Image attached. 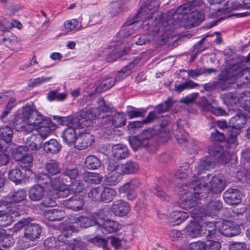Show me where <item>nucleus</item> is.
Returning a JSON list of instances; mask_svg holds the SVG:
<instances>
[{"label": "nucleus", "mask_w": 250, "mask_h": 250, "mask_svg": "<svg viewBox=\"0 0 250 250\" xmlns=\"http://www.w3.org/2000/svg\"><path fill=\"white\" fill-rule=\"evenodd\" d=\"M61 242L57 241L55 237H50L46 239L44 242V246L48 250H54L58 247L62 246Z\"/></svg>", "instance_id": "obj_47"}, {"label": "nucleus", "mask_w": 250, "mask_h": 250, "mask_svg": "<svg viewBox=\"0 0 250 250\" xmlns=\"http://www.w3.org/2000/svg\"><path fill=\"white\" fill-rule=\"evenodd\" d=\"M79 21L78 20L74 19L67 20L64 23V27L68 32L77 31L83 29L82 25L78 26Z\"/></svg>", "instance_id": "obj_38"}, {"label": "nucleus", "mask_w": 250, "mask_h": 250, "mask_svg": "<svg viewBox=\"0 0 250 250\" xmlns=\"http://www.w3.org/2000/svg\"><path fill=\"white\" fill-rule=\"evenodd\" d=\"M62 204L67 208L78 211L82 209L83 201L80 196L76 195L69 199L63 201Z\"/></svg>", "instance_id": "obj_18"}, {"label": "nucleus", "mask_w": 250, "mask_h": 250, "mask_svg": "<svg viewBox=\"0 0 250 250\" xmlns=\"http://www.w3.org/2000/svg\"><path fill=\"white\" fill-rule=\"evenodd\" d=\"M93 135L89 133H81L77 138L75 147L78 149H84L91 146L94 142Z\"/></svg>", "instance_id": "obj_14"}, {"label": "nucleus", "mask_w": 250, "mask_h": 250, "mask_svg": "<svg viewBox=\"0 0 250 250\" xmlns=\"http://www.w3.org/2000/svg\"><path fill=\"white\" fill-rule=\"evenodd\" d=\"M112 125L115 127H121L126 124V117L123 113H117L112 117Z\"/></svg>", "instance_id": "obj_40"}, {"label": "nucleus", "mask_w": 250, "mask_h": 250, "mask_svg": "<svg viewBox=\"0 0 250 250\" xmlns=\"http://www.w3.org/2000/svg\"><path fill=\"white\" fill-rule=\"evenodd\" d=\"M201 236L205 237L218 235L217 223H208L201 226Z\"/></svg>", "instance_id": "obj_26"}, {"label": "nucleus", "mask_w": 250, "mask_h": 250, "mask_svg": "<svg viewBox=\"0 0 250 250\" xmlns=\"http://www.w3.org/2000/svg\"><path fill=\"white\" fill-rule=\"evenodd\" d=\"M42 141L40 136H37L35 133L29 137L26 141V144L28 148L33 151L39 150L42 146Z\"/></svg>", "instance_id": "obj_24"}, {"label": "nucleus", "mask_w": 250, "mask_h": 250, "mask_svg": "<svg viewBox=\"0 0 250 250\" xmlns=\"http://www.w3.org/2000/svg\"><path fill=\"white\" fill-rule=\"evenodd\" d=\"M102 187H99L92 189L88 193V197L93 200L101 201Z\"/></svg>", "instance_id": "obj_59"}, {"label": "nucleus", "mask_w": 250, "mask_h": 250, "mask_svg": "<svg viewBox=\"0 0 250 250\" xmlns=\"http://www.w3.org/2000/svg\"><path fill=\"white\" fill-rule=\"evenodd\" d=\"M66 98V95L65 93H60L56 91H51L47 95V98L50 101L54 100L62 101L64 100Z\"/></svg>", "instance_id": "obj_53"}, {"label": "nucleus", "mask_w": 250, "mask_h": 250, "mask_svg": "<svg viewBox=\"0 0 250 250\" xmlns=\"http://www.w3.org/2000/svg\"><path fill=\"white\" fill-rule=\"evenodd\" d=\"M160 32V30L159 29V30L154 31L153 35L147 34L140 36L136 42V44L137 45H142L153 41L156 38V34H159Z\"/></svg>", "instance_id": "obj_45"}, {"label": "nucleus", "mask_w": 250, "mask_h": 250, "mask_svg": "<svg viewBox=\"0 0 250 250\" xmlns=\"http://www.w3.org/2000/svg\"><path fill=\"white\" fill-rule=\"evenodd\" d=\"M160 6L159 2L157 0H152L150 2L149 5L146 7H141L140 9L139 12L137 15L138 17H142L145 15V13H147L149 10L150 11L148 13L147 19L149 21H152L153 18L154 12L156 9L158 8Z\"/></svg>", "instance_id": "obj_21"}, {"label": "nucleus", "mask_w": 250, "mask_h": 250, "mask_svg": "<svg viewBox=\"0 0 250 250\" xmlns=\"http://www.w3.org/2000/svg\"><path fill=\"white\" fill-rule=\"evenodd\" d=\"M226 74V72H221L217 81L205 83L203 85L204 90L207 91H210L216 88H220L222 90L227 89L228 88V84L225 82V79L223 78Z\"/></svg>", "instance_id": "obj_15"}, {"label": "nucleus", "mask_w": 250, "mask_h": 250, "mask_svg": "<svg viewBox=\"0 0 250 250\" xmlns=\"http://www.w3.org/2000/svg\"><path fill=\"white\" fill-rule=\"evenodd\" d=\"M17 216L12 213H7L0 215V224L1 227H7L10 225L14 220V218Z\"/></svg>", "instance_id": "obj_51"}, {"label": "nucleus", "mask_w": 250, "mask_h": 250, "mask_svg": "<svg viewBox=\"0 0 250 250\" xmlns=\"http://www.w3.org/2000/svg\"><path fill=\"white\" fill-rule=\"evenodd\" d=\"M222 146L218 143H214L209 146L208 153L212 156L217 157L224 150Z\"/></svg>", "instance_id": "obj_52"}, {"label": "nucleus", "mask_w": 250, "mask_h": 250, "mask_svg": "<svg viewBox=\"0 0 250 250\" xmlns=\"http://www.w3.org/2000/svg\"><path fill=\"white\" fill-rule=\"evenodd\" d=\"M222 208V203L219 200L211 201L204 207V209L198 212L197 208L193 210V213L196 215V217H202L205 214L213 215L216 212L220 210Z\"/></svg>", "instance_id": "obj_9"}, {"label": "nucleus", "mask_w": 250, "mask_h": 250, "mask_svg": "<svg viewBox=\"0 0 250 250\" xmlns=\"http://www.w3.org/2000/svg\"><path fill=\"white\" fill-rule=\"evenodd\" d=\"M101 201L105 203L111 202L117 195L116 191L112 188L102 187Z\"/></svg>", "instance_id": "obj_31"}, {"label": "nucleus", "mask_w": 250, "mask_h": 250, "mask_svg": "<svg viewBox=\"0 0 250 250\" xmlns=\"http://www.w3.org/2000/svg\"><path fill=\"white\" fill-rule=\"evenodd\" d=\"M66 185H67L63 183V178L57 177L51 180L50 185H49V187L50 188V189L52 191H53L54 190H57L62 188V187L63 186Z\"/></svg>", "instance_id": "obj_48"}, {"label": "nucleus", "mask_w": 250, "mask_h": 250, "mask_svg": "<svg viewBox=\"0 0 250 250\" xmlns=\"http://www.w3.org/2000/svg\"><path fill=\"white\" fill-rule=\"evenodd\" d=\"M62 175L67 176L70 179V182H71V180H75L78 177L79 172L77 168H66L64 170Z\"/></svg>", "instance_id": "obj_63"}, {"label": "nucleus", "mask_w": 250, "mask_h": 250, "mask_svg": "<svg viewBox=\"0 0 250 250\" xmlns=\"http://www.w3.org/2000/svg\"><path fill=\"white\" fill-rule=\"evenodd\" d=\"M8 178L16 184L21 183L22 179L21 172L17 168L12 169L8 173Z\"/></svg>", "instance_id": "obj_44"}, {"label": "nucleus", "mask_w": 250, "mask_h": 250, "mask_svg": "<svg viewBox=\"0 0 250 250\" xmlns=\"http://www.w3.org/2000/svg\"><path fill=\"white\" fill-rule=\"evenodd\" d=\"M215 165V162L211 157L209 156L203 157L200 163L195 167V169L193 171V175L196 176H199L206 170L213 168Z\"/></svg>", "instance_id": "obj_11"}, {"label": "nucleus", "mask_w": 250, "mask_h": 250, "mask_svg": "<svg viewBox=\"0 0 250 250\" xmlns=\"http://www.w3.org/2000/svg\"><path fill=\"white\" fill-rule=\"evenodd\" d=\"M152 192L162 200L168 201L169 200V196L162 190L161 188L157 185H156L152 188Z\"/></svg>", "instance_id": "obj_55"}, {"label": "nucleus", "mask_w": 250, "mask_h": 250, "mask_svg": "<svg viewBox=\"0 0 250 250\" xmlns=\"http://www.w3.org/2000/svg\"><path fill=\"white\" fill-rule=\"evenodd\" d=\"M12 125L17 130L29 133L40 125L46 124L49 120H44L32 103L27 104L21 109V113L15 114L11 121Z\"/></svg>", "instance_id": "obj_2"}, {"label": "nucleus", "mask_w": 250, "mask_h": 250, "mask_svg": "<svg viewBox=\"0 0 250 250\" xmlns=\"http://www.w3.org/2000/svg\"><path fill=\"white\" fill-rule=\"evenodd\" d=\"M7 96L6 101L8 102L5 107L11 110L17 104L16 95L12 91H9Z\"/></svg>", "instance_id": "obj_54"}, {"label": "nucleus", "mask_w": 250, "mask_h": 250, "mask_svg": "<svg viewBox=\"0 0 250 250\" xmlns=\"http://www.w3.org/2000/svg\"><path fill=\"white\" fill-rule=\"evenodd\" d=\"M185 232L191 238L201 236V226L195 221H191L186 228Z\"/></svg>", "instance_id": "obj_29"}, {"label": "nucleus", "mask_w": 250, "mask_h": 250, "mask_svg": "<svg viewBox=\"0 0 250 250\" xmlns=\"http://www.w3.org/2000/svg\"><path fill=\"white\" fill-rule=\"evenodd\" d=\"M13 133L11 128L6 126L0 128V139L3 140L6 143L10 142L12 138Z\"/></svg>", "instance_id": "obj_43"}, {"label": "nucleus", "mask_w": 250, "mask_h": 250, "mask_svg": "<svg viewBox=\"0 0 250 250\" xmlns=\"http://www.w3.org/2000/svg\"><path fill=\"white\" fill-rule=\"evenodd\" d=\"M32 222V220L30 218V221L24 229V236L26 239L33 241L39 237L42 229L39 224Z\"/></svg>", "instance_id": "obj_10"}, {"label": "nucleus", "mask_w": 250, "mask_h": 250, "mask_svg": "<svg viewBox=\"0 0 250 250\" xmlns=\"http://www.w3.org/2000/svg\"><path fill=\"white\" fill-rule=\"evenodd\" d=\"M51 180L49 175L45 173L39 174L37 177L38 185L42 186L46 190H50V189L49 186L50 185Z\"/></svg>", "instance_id": "obj_42"}, {"label": "nucleus", "mask_w": 250, "mask_h": 250, "mask_svg": "<svg viewBox=\"0 0 250 250\" xmlns=\"http://www.w3.org/2000/svg\"><path fill=\"white\" fill-rule=\"evenodd\" d=\"M106 169L107 172L104 177V183L107 186H115L122 179L123 174L119 165L116 162L110 161Z\"/></svg>", "instance_id": "obj_5"}, {"label": "nucleus", "mask_w": 250, "mask_h": 250, "mask_svg": "<svg viewBox=\"0 0 250 250\" xmlns=\"http://www.w3.org/2000/svg\"><path fill=\"white\" fill-rule=\"evenodd\" d=\"M44 150L48 154H55L59 153L62 148L61 145L56 139H50L43 145Z\"/></svg>", "instance_id": "obj_20"}, {"label": "nucleus", "mask_w": 250, "mask_h": 250, "mask_svg": "<svg viewBox=\"0 0 250 250\" xmlns=\"http://www.w3.org/2000/svg\"><path fill=\"white\" fill-rule=\"evenodd\" d=\"M50 123V122L49 121V123H47L46 124L40 125L36 129L34 130L37 132L35 134L37 136H40L42 142L51 132V129L49 126Z\"/></svg>", "instance_id": "obj_34"}, {"label": "nucleus", "mask_w": 250, "mask_h": 250, "mask_svg": "<svg viewBox=\"0 0 250 250\" xmlns=\"http://www.w3.org/2000/svg\"><path fill=\"white\" fill-rule=\"evenodd\" d=\"M217 157L218 163L225 165L230 160L231 153L227 150H224Z\"/></svg>", "instance_id": "obj_62"}, {"label": "nucleus", "mask_w": 250, "mask_h": 250, "mask_svg": "<svg viewBox=\"0 0 250 250\" xmlns=\"http://www.w3.org/2000/svg\"><path fill=\"white\" fill-rule=\"evenodd\" d=\"M120 225L117 222L111 220H106L102 224V228L108 233H112L117 231L120 229Z\"/></svg>", "instance_id": "obj_41"}, {"label": "nucleus", "mask_w": 250, "mask_h": 250, "mask_svg": "<svg viewBox=\"0 0 250 250\" xmlns=\"http://www.w3.org/2000/svg\"><path fill=\"white\" fill-rule=\"evenodd\" d=\"M198 199L193 193H187L182 197L181 206L186 209L190 208L196 205Z\"/></svg>", "instance_id": "obj_28"}, {"label": "nucleus", "mask_w": 250, "mask_h": 250, "mask_svg": "<svg viewBox=\"0 0 250 250\" xmlns=\"http://www.w3.org/2000/svg\"><path fill=\"white\" fill-rule=\"evenodd\" d=\"M96 109L82 111L80 113L67 117H60L61 124L68 126L62 133L63 141L68 146H75L77 141L76 128H82L91 125L92 121L97 118Z\"/></svg>", "instance_id": "obj_1"}, {"label": "nucleus", "mask_w": 250, "mask_h": 250, "mask_svg": "<svg viewBox=\"0 0 250 250\" xmlns=\"http://www.w3.org/2000/svg\"><path fill=\"white\" fill-rule=\"evenodd\" d=\"M7 213H12L14 216H19L20 215L19 209L12 206V203L8 204L6 201H0V215Z\"/></svg>", "instance_id": "obj_30"}, {"label": "nucleus", "mask_w": 250, "mask_h": 250, "mask_svg": "<svg viewBox=\"0 0 250 250\" xmlns=\"http://www.w3.org/2000/svg\"><path fill=\"white\" fill-rule=\"evenodd\" d=\"M242 197V193L235 188H229L223 194L225 202L231 205L240 203L241 202Z\"/></svg>", "instance_id": "obj_13"}, {"label": "nucleus", "mask_w": 250, "mask_h": 250, "mask_svg": "<svg viewBox=\"0 0 250 250\" xmlns=\"http://www.w3.org/2000/svg\"><path fill=\"white\" fill-rule=\"evenodd\" d=\"M171 216L173 218L175 223L178 224L187 219L188 214V213L183 211H176L172 213Z\"/></svg>", "instance_id": "obj_58"}, {"label": "nucleus", "mask_w": 250, "mask_h": 250, "mask_svg": "<svg viewBox=\"0 0 250 250\" xmlns=\"http://www.w3.org/2000/svg\"><path fill=\"white\" fill-rule=\"evenodd\" d=\"M145 140L138 136H133L129 138L130 145L133 150H136L141 147Z\"/></svg>", "instance_id": "obj_57"}, {"label": "nucleus", "mask_w": 250, "mask_h": 250, "mask_svg": "<svg viewBox=\"0 0 250 250\" xmlns=\"http://www.w3.org/2000/svg\"><path fill=\"white\" fill-rule=\"evenodd\" d=\"M45 190L42 186L35 185L29 191V197L33 201H39L44 197Z\"/></svg>", "instance_id": "obj_22"}, {"label": "nucleus", "mask_w": 250, "mask_h": 250, "mask_svg": "<svg viewBox=\"0 0 250 250\" xmlns=\"http://www.w3.org/2000/svg\"><path fill=\"white\" fill-rule=\"evenodd\" d=\"M62 244L65 245L66 250H84L85 248L84 243L78 239H74L70 242L65 240Z\"/></svg>", "instance_id": "obj_32"}, {"label": "nucleus", "mask_w": 250, "mask_h": 250, "mask_svg": "<svg viewBox=\"0 0 250 250\" xmlns=\"http://www.w3.org/2000/svg\"><path fill=\"white\" fill-rule=\"evenodd\" d=\"M198 5L199 2H191L178 7L173 15L174 26L177 25L192 27L202 22L204 20V15L195 8Z\"/></svg>", "instance_id": "obj_3"}, {"label": "nucleus", "mask_w": 250, "mask_h": 250, "mask_svg": "<svg viewBox=\"0 0 250 250\" xmlns=\"http://www.w3.org/2000/svg\"><path fill=\"white\" fill-rule=\"evenodd\" d=\"M112 211L117 216H124L126 215L130 211V206L125 202L118 200L113 204Z\"/></svg>", "instance_id": "obj_17"}, {"label": "nucleus", "mask_w": 250, "mask_h": 250, "mask_svg": "<svg viewBox=\"0 0 250 250\" xmlns=\"http://www.w3.org/2000/svg\"><path fill=\"white\" fill-rule=\"evenodd\" d=\"M84 166L88 169H96L101 167V164L97 157L94 155H90L86 157Z\"/></svg>", "instance_id": "obj_36"}, {"label": "nucleus", "mask_w": 250, "mask_h": 250, "mask_svg": "<svg viewBox=\"0 0 250 250\" xmlns=\"http://www.w3.org/2000/svg\"><path fill=\"white\" fill-rule=\"evenodd\" d=\"M189 186L193 190V193L195 196L198 199H203L206 198L209 194L210 191L208 185L205 183H202L198 180V178L196 176H193Z\"/></svg>", "instance_id": "obj_7"}, {"label": "nucleus", "mask_w": 250, "mask_h": 250, "mask_svg": "<svg viewBox=\"0 0 250 250\" xmlns=\"http://www.w3.org/2000/svg\"><path fill=\"white\" fill-rule=\"evenodd\" d=\"M136 22L135 19L132 20V21L128 20L125 23V26L123 27L122 30L120 31V34L124 37H126L130 35V31L132 30L133 26V25Z\"/></svg>", "instance_id": "obj_56"}, {"label": "nucleus", "mask_w": 250, "mask_h": 250, "mask_svg": "<svg viewBox=\"0 0 250 250\" xmlns=\"http://www.w3.org/2000/svg\"><path fill=\"white\" fill-rule=\"evenodd\" d=\"M29 148L27 146H18L14 153V159L16 161H19L22 160V158H24V156L27 155V152Z\"/></svg>", "instance_id": "obj_46"}, {"label": "nucleus", "mask_w": 250, "mask_h": 250, "mask_svg": "<svg viewBox=\"0 0 250 250\" xmlns=\"http://www.w3.org/2000/svg\"><path fill=\"white\" fill-rule=\"evenodd\" d=\"M112 152L113 156L118 160L125 159L128 156V150L126 147L120 144L113 146Z\"/></svg>", "instance_id": "obj_25"}, {"label": "nucleus", "mask_w": 250, "mask_h": 250, "mask_svg": "<svg viewBox=\"0 0 250 250\" xmlns=\"http://www.w3.org/2000/svg\"><path fill=\"white\" fill-rule=\"evenodd\" d=\"M10 35V37L7 39L3 38L2 41L7 47L11 50H14L18 44V38L14 35L11 34Z\"/></svg>", "instance_id": "obj_50"}, {"label": "nucleus", "mask_w": 250, "mask_h": 250, "mask_svg": "<svg viewBox=\"0 0 250 250\" xmlns=\"http://www.w3.org/2000/svg\"><path fill=\"white\" fill-rule=\"evenodd\" d=\"M189 164L185 163L175 173V176L178 179H184L187 177L188 171Z\"/></svg>", "instance_id": "obj_64"}, {"label": "nucleus", "mask_w": 250, "mask_h": 250, "mask_svg": "<svg viewBox=\"0 0 250 250\" xmlns=\"http://www.w3.org/2000/svg\"><path fill=\"white\" fill-rule=\"evenodd\" d=\"M250 9V0H243V4L237 0H228L222 9L224 13H227L233 10Z\"/></svg>", "instance_id": "obj_12"}, {"label": "nucleus", "mask_w": 250, "mask_h": 250, "mask_svg": "<svg viewBox=\"0 0 250 250\" xmlns=\"http://www.w3.org/2000/svg\"><path fill=\"white\" fill-rule=\"evenodd\" d=\"M71 223L79 225L81 228H87L97 225V221L87 217L80 216L71 220Z\"/></svg>", "instance_id": "obj_27"}, {"label": "nucleus", "mask_w": 250, "mask_h": 250, "mask_svg": "<svg viewBox=\"0 0 250 250\" xmlns=\"http://www.w3.org/2000/svg\"><path fill=\"white\" fill-rule=\"evenodd\" d=\"M217 232L227 237L236 236L241 232L238 224L228 220L217 222Z\"/></svg>", "instance_id": "obj_8"}, {"label": "nucleus", "mask_w": 250, "mask_h": 250, "mask_svg": "<svg viewBox=\"0 0 250 250\" xmlns=\"http://www.w3.org/2000/svg\"><path fill=\"white\" fill-rule=\"evenodd\" d=\"M77 231V229L73 225L67 224L64 227L61 234L59 236L58 241L61 242V243H63L64 241L66 240L63 239L64 237L66 239L71 236L73 233Z\"/></svg>", "instance_id": "obj_33"}, {"label": "nucleus", "mask_w": 250, "mask_h": 250, "mask_svg": "<svg viewBox=\"0 0 250 250\" xmlns=\"http://www.w3.org/2000/svg\"><path fill=\"white\" fill-rule=\"evenodd\" d=\"M46 191L47 195L44 201L45 205L48 207L54 206L56 204V200L57 199V195L50 189Z\"/></svg>", "instance_id": "obj_49"}, {"label": "nucleus", "mask_w": 250, "mask_h": 250, "mask_svg": "<svg viewBox=\"0 0 250 250\" xmlns=\"http://www.w3.org/2000/svg\"><path fill=\"white\" fill-rule=\"evenodd\" d=\"M83 178L86 182L94 184H99L103 180V176L101 174L93 172L84 173Z\"/></svg>", "instance_id": "obj_39"}, {"label": "nucleus", "mask_w": 250, "mask_h": 250, "mask_svg": "<svg viewBox=\"0 0 250 250\" xmlns=\"http://www.w3.org/2000/svg\"><path fill=\"white\" fill-rule=\"evenodd\" d=\"M140 60V58L137 57L132 62H130L128 65L124 67L116 76L115 79V80L121 81L128 76L131 73L132 69L134 68Z\"/></svg>", "instance_id": "obj_23"}, {"label": "nucleus", "mask_w": 250, "mask_h": 250, "mask_svg": "<svg viewBox=\"0 0 250 250\" xmlns=\"http://www.w3.org/2000/svg\"><path fill=\"white\" fill-rule=\"evenodd\" d=\"M121 172L124 174H132L136 172L139 169V166L135 162L128 161L119 166Z\"/></svg>", "instance_id": "obj_35"}, {"label": "nucleus", "mask_w": 250, "mask_h": 250, "mask_svg": "<svg viewBox=\"0 0 250 250\" xmlns=\"http://www.w3.org/2000/svg\"><path fill=\"white\" fill-rule=\"evenodd\" d=\"M246 122V118L242 115H237L231 118L229 122L231 129H229V143L233 145L236 144L237 136L240 133V130L244 127Z\"/></svg>", "instance_id": "obj_4"}, {"label": "nucleus", "mask_w": 250, "mask_h": 250, "mask_svg": "<svg viewBox=\"0 0 250 250\" xmlns=\"http://www.w3.org/2000/svg\"><path fill=\"white\" fill-rule=\"evenodd\" d=\"M64 210L58 209L45 210L43 212L44 217L51 221H60L65 216Z\"/></svg>", "instance_id": "obj_19"}, {"label": "nucleus", "mask_w": 250, "mask_h": 250, "mask_svg": "<svg viewBox=\"0 0 250 250\" xmlns=\"http://www.w3.org/2000/svg\"><path fill=\"white\" fill-rule=\"evenodd\" d=\"M224 99L230 104H240L242 107L250 112V92L228 93L224 95Z\"/></svg>", "instance_id": "obj_6"}, {"label": "nucleus", "mask_w": 250, "mask_h": 250, "mask_svg": "<svg viewBox=\"0 0 250 250\" xmlns=\"http://www.w3.org/2000/svg\"><path fill=\"white\" fill-rule=\"evenodd\" d=\"M175 137L178 143L181 145L187 143L189 138L188 134L184 130L182 131L181 129L175 133Z\"/></svg>", "instance_id": "obj_60"}, {"label": "nucleus", "mask_w": 250, "mask_h": 250, "mask_svg": "<svg viewBox=\"0 0 250 250\" xmlns=\"http://www.w3.org/2000/svg\"><path fill=\"white\" fill-rule=\"evenodd\" d=\"M226 182L224 177L221 175L214 176L212 177L209 183V188L214 193H220L224 189Z\"/></svg>", "instance_id": "obj_16"}, {"label": "nucleus", "mask_w": 250, "mask_h": 250, "mask_svg": "<svg viewBox=\"0 0 250 250\" xmlns=\"http://www.w3.org/2000/svg\"><path fill=\"white\" fill-rule=\"evenodd\" d=\"M45 170L52 175H55L60 172V165L55 160H50L45 164Z\"/></svg>", "instance_id": "obj_37"}, {"label": "nucleus", "mask_w": 250, "mask_h": 250, "mask_svg": "<svg viewBox=\"0 0 250 250\" xmlns=\"http://www.w3.org/2000/svg\"><path fill=\"white\" fill-rule=\"evenodd\" d=\"M26 197V193L23 189L15 192L11 196V199L14 202H20L23 201Z\"/></svg>", "instance_id": "obj_61"}]
</instances>
